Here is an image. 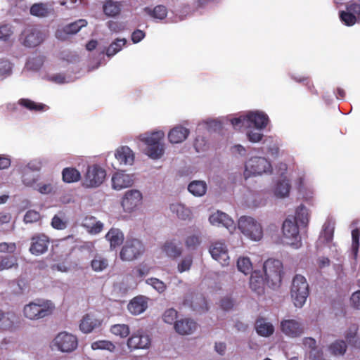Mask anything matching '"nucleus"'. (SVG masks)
Instances as JSON below:
<instances>
[{
	"mask_svg": "<svg viewBox=\"0 0 360 360\" xmlns=\"http://www.w3.org/2000/svg\"><path fill=\"white\" fill-rule=\"evenodd\" d=\"M165 133L162 131H153L141 136V141L146 146V153L152 159L160 158L165 152L162 142Z\"/></svg>",
	"mask_w": 360,
	"mask_h": 360,
	"instance_id": "obj_1",
	"label": "nucleus"
},
{
	"mask_svg": "<svg viewBox=\"0 0 360 360\" xmlns=\"http://www.w3.org/2000/svg\"><path fill=\"white\" fill-rule=\"evenodd\" d=\"M54 305L51 301L37 300L24 307V316L30 320H38L51 315Z\"/></svg>",
	"mask_w": 360,
	"mask_h": 360,
	"instance_id": "obj_2",
	"label": "nucleus"
},
{
	"mask_svg": "<svg viewBox=\"0 0 360 360\" xmlns=\"http://www.w3.org/2000/svg\"><path fill=\"white\" fill-rule=\"evenodd\" d=\"M263 269L267 285L272 288L279 287L283 274L282 262L278 259H269L264 263Z\"/></svg>",
	"mask_w": 360,
	"mask_h": 360,
	"instance_id": "obj_3",
	"label": "nucleus"
},
{
	"mask_svg": "<svg viewBox=\"0 0 360 360\" xmlns=\"http://www.w3.org/2000/svg\"><path fill=\"white\" fill-rule=\"evenodd\" d=\"M290 294L297 307H302L309 294V284L304 276L296 274L292 281Z\"/></svg>",
	"mask_w": 360,
	"mask_h": 360,
	"instance_id": "obj_4",
	"label": "nucleus"
},
{
	"mask_svg": "<svg viewBox=\"0 0 360 360\" xmlns=\"http://www.w3.org/2000/svg\"><path fill=\"white\" fill-rule=\"evenodd\" d=\"M238 226L244 236L252 240L258 241L263 236L262 226L251 217H240L238 219Z\"/></svg>",
	"mask_w": 360,
	"mask_h": 360,
	"instance_id": "obj_5",
	"label": "nucleus"
},
{
	"mask_svg": "<svg viewBox=\"0 0 360 360\" xmlns=\"http://www.w3.org/2000/svg\"><path fill=\"white\" fill-rule=\"evenodd\" d=\"M271 169V165L265 158L253 157L245 164V175L246 178L250 176L260 175L270 171Z\"/></svg>",
	"mask_w": 360,
	"mask_h": 360,
	"instance_id": "obj_6",
	"label": "nucleus"
},
{
	"mask_svg": "<svg viewBox=\"0 0 360 360\" xmlns=\"http://www.w3.org/2000/svg\"><path fill=\"white\" fill-rule=\"evenodd\" d=\"M144 250V246L139 240H127L120 251V256L122 260L132 261L141 255Z\"/></svg>",
	"mask_w": 360,
	"mask_h": 360,
	"instance_id": "obj_7",
	"label": "nucleus"
},
{
	"mask_svg": "<svg viewBox=\"0 0 360 360\" xmlns=\"http://www.w3.org/2000/svg\"><path fill=\"white\" fill-rule=\"evenodd\" d=\"M282 231L284 238L287 240L286 243L297 248L301 242L297 223L292 219L288 217L283 223Z\"/></svg>",
	"mask_w": 360,
	"mask_h": 360,
	"instance_id": "obj_8",
	"label": "nucleus"
},
{
	"mask_svg": "<svg viewBox=\"0 0 360 360\" xmlns=\"http://www.w3.org/2000/svg\"><path fill=\"white\" fill-rule=\"evenodd\" d=\"M106 176L105 170L97 165L89 166L84 176L83 185L87 188L100 186Z\"/></svg>",
	"mask_w": 360,
	"mask_h": 360,
	"instance_id": "obj_9",
	"label": "nucleus"
},
{
	"mask_svg": "<svg viewBox=\"0 0 360 360\" xmlns=\"http://www.w3.org/2000/svg\"><path fill=\"white\" fill-rule=\"evenodd\" d=\"M183 306L188 307L198 313L205 312L208 310L207 303L202 294L189 292L185 295Z\"/></svg>",
	"mask_w": 360,
	"mask_h": 360,
	"instance_id": "obj_10",
	"label": "nucleus"
},
{
	"mask_svg": "<svg viewBox=\"0 0 360 360\" xmlns=\"http://www.w3.org/2000/svg\"><path fill=\"white\" fill-rule=\"evenodd\" d=\"M53 345L63 352H71L77 347L78 341L76 336L62 332L54 338Z\"/></svg>",
	"mask_w": 360,
	"mask_h": 360,
	"instance_id": "obj_11",
	"label": "nucleus"
},
{
	"mask_svg": "<svg viewBox=\"0 0 360 360\" xmlns=\"http://www.w3.org/2000/svg\"><path fill=\"white\" fill-rule=\"evenodd\" d=\"M150 345V336L143 330L134 333L127 340V346L130 350L148 349Z\"/></svg>",
	"mask_w": 360,
	"mask_h": 360,
	"instance_id": "obj_12",
	"label": "nucleus"
},
{
	"mask_svg": "<svg viewBox=\"0 0 360 360\" xmlns=\"http://www.w3.org/2000/svg\"><path fill=\"white\" fill-rule=\"evenodd\" d=\"M281 330L287 336L297 338L304 333L302 324L295 319H284L281 322Z\"/></svg>",
	"mask_w": 360,
	"mask_h": 360,
	"instance_id": "obj_13",
	"label": "nucleus"
},
{
	"mask_svg": "<svg viewBox=\"0 0 360 360\" xmlns=\"http://www.w3.org/2000/svg\"><path fill=\"white\" fill-rule=\"evenodd\" d=\"M142 195L137 190H130L126 192L122 200V206L124 211L131 212L141 202Z\"/></svg>",
	"mask_w": 360,
	"mask_h": 360,
	"instance_id": "obj_14",
	"label": "nucleus"
},
{
	"mask_svg": "<svg viewBox=\"0 0 360 360\" xmlns=\"http://www.w3.org/2000/svg\"><path fill=\"white\" fill-rule=\"evenodd\" d=\"M210 252L214 259L219 262L222 266L229 264V257L224 243L217 242L210 248Z\"/></svg>",
	"mask_w": 360,
	"mask_h": 360,
	"instance_id": "obj_15",
	"label": "nucleus"
},
{
	"mask_svg": "<svg viewBox=\"0 0 360 360\" xmlns=\"http://www.w3.org/2000/svg\"><path fill=\"white\" fill-rule=\"evenodd\" d=\"M49 239L44 234H37L32 237L30 251L32 255H39L48 249Z\"/></svg>",
	"mask_w": 360,
	"mask_h": 360,
	"instance_id": "obj_16",
	"label": "nucleus"
},
{
	"mask_svg": "<svg viewBox=\"0 0 360 360\" xmlns=\"http://www.w3.org/2000/svg\"><path fill=\"white\" fill-rule=\"evenodd\" d=\"M23 45L27 47H34L40 44L44 39V34L34 27L26 29L22 33Z\"/></svg>",
	"mask_w": 360,
	"mask_h": 360,
	"instance_id": "obj_17",
	"label": "nucleus"
},
{
	"mask_svg": "<svg viewBox=\"0 0 360 360\" xmlns=\"http://www.w3.org/2000/svg\"><path fill=\"white\" fill-rule=\"evenodd\" d=\"M248 124H252L257 129H263L269 124V120L263 112H250L247 114Z\"/></svg>",
	"mask_w": 360,
	"mask_h": 360,
	"instance_id": "obj_18",
	"label": "nucleus"
},
{
	"mask_svg": "<svg viewBox=\"0 0 360 360\" xmlns=\"http://www.w3.org/2000/svg\"><path fill=\"white\" fill-rule=\"evenodd\" d=\"M209 221L212 225L223 226L227 229L234 226L233 220L227 214L219 210L210 216Z\"/></svg>",
	"mask_w": 360,
	"mask_h": 360,
	"instance_id": "obj_19",
	"label": "nucleus"
},
{
	"mask_svg": "<svg viewBox=\"0 0 360 360\" xmlns=\"http://www.w3.org/2000/svg\"><path fill=\"white\" fill-rule=\"evenodd\" d=\"M147 308L148 301L144 296L134 297L127 305L129 311L133 315H139L144 312Z\"/></svg>",
	"mask_w": 360,
	"mask_h": 360,
	"instance_id": "obj_20",
	"label": "nucleus"
},
{
	"mask_svg": "<svg viewBox=\"0 0 360 360\" xmlns=\"http://www.w3.org/2000/svg\"><path fill=\"white\" fill-rule=\"evenodd\" d=\"M133 182L132 176L123 172L115 173L112 178V187L117 190L129 187Z\"/></svg>",
	"mask_w": 360,
	"mask_h": 360,
	"instance_id": "obj_21",
	"label": "nucleus"
},
{
	"mask_svg": "<svg viewBox=\"0 0 360 360\" xmlns=\"http://www.w3.org/2000/svg\"><path fill=\"white\" fill-rule=\"evenodd\" d=\"M197 328V323L191 319H184L176 321L174 328L176 333L181 335L193 333Z\"/></svg>",
	"mask_w": 360,
	"mask_h": 360,
	"instance_id": "obj_22",
	"label": "nucleus"
},
{
	"mask_svg": "<svg viewBox=\"0 0 360 360\" xmlns=\"http://www.w3.org/2000/svg\"><path fill=\"white\" fill-rule=\"evenodd\" d=\"M115 155L121 165H131L134 162V154L128 146L118 148Z\"/></svg>",
	"mask_w": 360,
	"mask_h": 360,
	"instance_id": "obj_23",
	"label": "nucleus"
},
{
	"mask_svg": "<svg viewBox=\"0 0 360 360\" xmlns=\"http://www.w3.org/2000/svg\"><path fill=\"white\" fill-rule=\"evenodd\" d=\"M265 281L260 272L254 271L250 276V288L257 295H262L264 294Z\"/></svg>",
	"mask_w": 360,
	"mask_h": 360,
	"instance_id": "obj_24",
	"label": "nucleus"
},
{
	"mask_svg": "<svg viewBox=\"0 0 360 360\" xmlns=\"http://www.w3.org/2000/svg\"><path fill=\"white\" fill-rule=\"evenodd\" d=\"M189 130L182 126H176L172 129L168 134L169 141L172 143H179L186 139Z\"/></svg>",
	"mask_w": 360,
	"mask_h": 360,
	"instance_id": "obj_25",
	"label": "nucleus"
},
{
	"mask_svg": "<svg viewBox=\"0 0 360 360\" xmlns=\"http://www.w3.org/2000/svg\"><path fill=\"white\" fill-rule=\"evenodd\" d=\"M87 22L84 19H79L72 23H70L65 26L63 30H57L56 35L58 39H62V33L64 32L67 34H74L78 32L81 28L86 27Z\"/></svg>",
	"mask_w": 360,
	"mask_h": 360,
	"instance_id": "obj_26",
	"label": "nucleus"
},
{
	"mask_svg": "<svg viewBox=\"0 0 360 360\" xmlns=\"http://www.w3.org/2000/svg\"><path fill=\"white\" fill-rule=\"evenodd\" d=\"M255 329L257 333L263 337H269L274 332V326L270 322H267L264 318L257 319Z\"/></svg>",
	"mask_w": 360,
	"mask_h": 360,
	"instance_id": "obj_27",
	"label": "nucleus"
},
{
	"mask_svg": "<svg viewBox=\"0 0 360 360\" xmlns=\"http://www.w3.org/2000/svg\"><path fill=\"white\" fill-rule=\"evenodd\" d=\"M100 325L101 322L97 319L90 314H86L81 321L79 328L84 333H89Z\"/></svg>",
	"mask_w": 360,
	"mask_h": 360,
	"instance_id": "obj_28",
	"label": "nucleus"
},
{
	"mask_svg": "<svg viewBox=\"0 0 360 360\" xmlns=\"http://www.w3.org/2000/svg\"><path fill=\"white\" fill-rule=\"evenodd\" d=\"M106 239L110 242V248H115L121 245L124 240L122 232L118 229L112 228L105 236Z\"/></svg>",
	"mask_w": 360,
	"mask_h": 360,
	"instance_id": "obj_29",
	"label": "nucleus"
},
{
	"mask_svg": "<svg viewBox=\"0 0 360 360\" xmlns=\"http://www.w3.org/2000/svg\"><path fill=\"white\" fill-rule=\"evenodd\" d=\"M62 179L68 184L77 182L81 179V174L75 167H65L62 171Z\"/></svg>",
	"mask_w": 360,
	"mask_h": 360,
	"instance_id": "obj_30",
	"label": "nucleus"
},
{
	"mask_svg": "<svg viewBox=\"0 0 360 360\" xmlns=\"http://www.w3.org/2000/svg\"><path fill=\"white\" fill-rule=\"evenodd\" d=\"M330 354L335 356H343L347 351V345L345 341L337 340L328 345Z\"/></svg>",
	"mask_w": 360,
	"mask_h": 360,
	"instance_id": "obj_31",
	"label": "nucleus"
},
{
	"mask_svg": "<svg viewBox=\"0 0 360 360\" xmlns=\"http://www.w3.org/2000/svg\"><path fill=\"white\" fill-rule=\"evenodd\" d=\"M292 219L297 223L299 222L302 226H307L309 221L308 209L303 205L297 207L295 211V216Z\"/></svg>",
	"mask_w": 360,
	"mask_h": 360,
	"instance_id": "obj_32",
	"label": "nucleus"
},
{
	"mask_svg": "<svg viewBox=\"0 0 360 360\" xmlns=\"http://www.w3.org/2000/svg\"><path fill=\"white\" fill-rule=\"evenodd\" d=\"M170 210L175 213L178 218L186 220L190 218L191 215V210L180 203H173L170 205Z\"/></svg>",
	"mask_w": 360,
	"mask_h": 360,
	"instance_id": "obj_33",
	"label": "nucleus"
},
{
	"mask_svg": "<svg viewBox=\"0 0 360 360\" xmlns=\"http://www.w3.org/2000/svg\"><path fill=\"white\" fill-rule=\"evenodd\" d=\"M188 190L195 196H202L206 193L207 185L202 181H193L189 184Z\"/></svg>",
	"mask_w": 360,
	"mask_h": 360,
	"instance_id": "obj_34",
	"label": "nucleus"
},
{
	"mask_svg": "<svg viewBox=\"0 0 360 360\" xmlns=\"http://www.w3.org/2000/svg\"><path fill=\"white\" fill-rule=\"evenodd\" d=\"M103 12L109 17L117 16L121 12L120 4L118 2H114L112 0H108L103 5Z\"/></svg>",
	"mask_w": 360,
	"mask_h": 360,
	"instance_id": "obj_35",
	"label": "nucleus"
},
{
	"mask_svg": "<svg viewBox=\"0 0 360 360\" xmlns=\"http://www.w3.org/2000/svg\"><path fill=\"white\" fill-rule=\"evenodd\" d=\"M91 266L94 271H102L108 266V261L100 255H96L91 262Z\"/></svg>",
	"mask_w": 360,
	"mask_h": 360,
	"instance_id": "obj_36",
	"label": "nucleus"
},
{
	"mask_svg": "<svg viewBox=\"0 0 360 360\" xmlns=\"http://www.w3.org/2000/svg\"><path fill=\"white\" fill-rule=\"evenodd\" d=\"M144 10L150 16L159 20L165 19L167 15V8L162 5H158L153 10L149 8H146Z\"/></svg>",
	"mask_w": 360,
	"mask_h": 360,
	"instance_id": "obj_37",
	"label": "nucleus"
},
{
	"mask_svg": "<svg viewBox=\"0 0 360 360\" xmlns=\"http://www.w3.org/2000/svg\"><path fill=\"white\" fill-rule=\"evenodd\" d=\"M51 13V9L47 6V4L43 3H38L33 4L30 8V13L32 15L37 17H46Z\"/></svg>",
	"mask_w": 360,
	"mask_h": 360,
	"instance_id": "obj_38",
	"label": "nucleus"
},
{
	"mask_svg": "<svg viewBox=\"0 0 360 360\" xmlns=\"http://www.w3.org/2000/svg\"><path fill=\"white\" fill-rule=\"evenodd\" d=\"M18 259L13 255H6L1 257L0 271L18 267Z\"/></svg>",
	"mask_w": 360,
	"mask_h": 360,
	"instance_id": "obj_39",
	"label": "nucleus"
},
{
	"mask_svg": "<svg viewBox=\"0 0 360 360\" xmlns=\"http://www.w3.org/2000/svg\"><path fill=\"white\" fill-rule=\"evenodd\" d=\"M163 250L165 252L167 256L172 258L179 257L182 250L181 248H179L172 241H167L163 246Z\"/></svg>",
	"mask_w": 360,
	"mask_h": 360,
	"instance_id": "obj_40",
	"label": "nucleus"
},
{
	"mask_svg": "<svg viewBox=\"0 0 360 360\" xmlns=\"http://www.w3.org/2000/svg\"><path fill=\"white\" fill-rule=\"evenodd\" d=\"M127 43V40L124 38L116 39L114 41H112L108 48L106 50V55L108 57L113 56L115 55L117 52H119L122 46H124Z\"/></svg>",
	"mask_w": 360,
	"mask_h": 360,
	"instance_id": "obj_41",
	"label": "nucleus"
},
{
	"mask_svg": "<svg viewBox=\"0 0 360 360\" xmlns=\"http://www.w3.org/2000/svg\"><path fill=\"white\" fill-rule=\"evenodd\" d=\"M37 178L38 175L30 167H27L23 169L22 179L25 185L28 186H32L37 180Z\"/></svg>",
	"mask_w": 360,
	"mask_h": 360,
	"instance_id": "obj_42",
	"label": "nucleus"
},
{
	"mask_svg": "<svg viewBox=\"0 0 360 360\" xmlns=\"http://www.w3.org/2000/svg\"><path fill=\"white\" fill-rule=\"evenodd\" d=\"M290 185L288 181L283 180L277 183L274 193L275 195L280 198H284L288 195Z\"/></svg>",
	"mask_w": 360,
	"mask_h": 360,
	"instance_id": "obj_43",
	"label": "nucleus"
},
{
	"mask_svg": "<svg viewBox=\"0 0 360 360\" xmlns=\"http://www.w3.org/2000/svg\"><path fill=\"white\" fill-rule=\"evenodd\" d=\"M19 105L31 110L41 111L44 109L45 105L43 103H37L28 98H21L18 101Z\"/></svg>",
	"mask_w": 360,
	"mask_h": 360,
	"instance_id": "obj_44",
	"label": "nucleus"
},
{
	"mask_svg": "<svg viewBox=\"0 0 360 360\" xmlns=\"http://www.w3.org/2000/svg\"><path fill=\"white\" fill-rule=\"evenodd\" d=\"M110 331L112 334L121 338H126L130 333L129 327L127 324H115L111 326Z\"/></svg>",
	"mask_w": 360,
	"mask_h": 360,
	"instance_id": "obj_45",
	"label": "nucleus"
},
{
	"mask_svg": "<svg viewBox=\"0 0 360 360\" xmlns=\"http://www.w3.org/2000/svg\"><path fill=\"white\" fill-rule=\"evenodd\" d=\"M238 269L244 274H248L252 271V266L248 257H240L237 262Z\"/></svg>",
	"mask_w": 360,
	"mask_h": 360,
	"instance_id": "obj_46",
	"label": "nucleus"
},
{
	"mask_svg": "<svg viewBox=\"0 0 360 360\" xmlns=\"http://www.w3.org/2000/svg\"><path fill=\"white\" fill-rule=\"evenodd\" d=\"M91 348L94 350L105 349L110 352H113L115 349V346L109 340H98L91 344Z\"/></svg>",
	"mask_w": 360,
	"mask_h": 360,
	"instance_id": "obj_47",
	"label": "nucleus"
},
{
	"mask_svg": "<svg viewBox=\"0 0 360 360\" xmlns=\"http://www.w3.org/2000/svg\"><path fill=\"white\" fill-rule=\"evenodd\" d=\"M200 243L201 240L199 234L188 236L185 240V245L189 250H195Z\"/></svg>",
	"mask_w": 360,
	"mask_h": 360,
	"instance_id": "obj_48",
	"label": "nucleus"
},
{
	"mask_svg": "<svg viewBox=\"0 0 360 360\" xmlns=\"http://www.w3.org/2000/svg\"><path fill=\"white\" fill-rule=\"evenodd\" d=\"M303 345L305 348L310 349V356L313 355L314 352H316L318 354V356L319 357L322 353L319 351H317L316 347V341L313 338L306 337L302 340Z\"/></svg>",
	"mask_w": 360,
	"mask_h": 360,
	"instance_id": "obj_49",
	"label": "nucleus"
},
{
	"mask_svg": "<svg viewBox=\"0 0 360 360\" xmlns=\"http://www.w3.org/2000/svg\"><path fill=\"white\" fill-rule=\"evenodd\" d=\"M352 252L354 258H356L358 250L359 248V238H360V231L358 229H355L352 231Z\"/></svg>",
	"mask_w": 360,
	"mask_h": 360,
	"instance_id": "obj_50",
	"label": "nucleus"
},
{
	"mask_svg": "<svg viewBox=\"0 0 360 360\" xmlns=\"http://www.w3.org/2000/svg\"><path fill=\"white\" fill-rule=\"evenodd\" d=\"M340 18L341 21L347 26H352L356 22V17L349 11H342L340 12Z\"/></svg>",
	"mask_w": 360,
	"mask_h": 360,
	"instance_id": "obj_51",
	"label": "nucleus"
},
{
	"mask_svg": "<svg viewBox=\"0 0 360 360\" xmlns=\"http://www.w3.org/2000/svg\"><path fill=\"white\" fill-rule=\"evenodd\" d=\"M333 227L329 223L325 224L323 225V229L321 233V238L323 239V241L326 243H329L333 238Z\"/></svg>",
	"mask_w": 360,
	"mask_h": 360,
	"instance_id": "obj_52",
	"label": "nucleus"
},
{
	"mask_svg": "<svg viewBox=\"0 0 360 360\" xmlns=\"http://www.w3.org/2000/svg\"><path fill=\"white\" fill-rule=\"evenodd\" d=\"M177 311L176 310H175L173 308H171V309H169L167 310H166L163 315H162V319L164 321V322L167 323H169V324H172L173 323H175V321L177 318Z\"/></svg>",
	"mask_w": 360,
	"mask_h": 360,
	"instance_id": "obj_53",
	"label": "nucleus"
},
{
	"mask_svg": "<svg viewBox=\"0 0 360 360\" xmlns=\"http://www.w3.org/2000/svg\"><path fill=\"white\" fill-rule=\"evenodd\" d=\"M107 27L111 32L119 33L125 30L126 25L122 22L109 20L107 22Z\"/></svg>",
	"mask_w": 360,
	"mask_h": 360,
	"instance_id": "obj_54",
	"label": "nucleus"
},
{
	"mask_svg": "<svg viewBox=\"0 0 360 360\" xmlns=\"http://www.w3.org/2000/svg\"><path fill=\"white\" fill-rule=\"evenodd\" d=\"M193 264V257L191 255L185 257L178 264V271L180 273L188 271Z\"/></svg>",
	"mask_w": 360,
	"mask_h": 360,
	"instance_id": "obj_55",
	"label": "nucleus"
},
{
	"mask_svg": "<svg viewBox=\"0 0 360 360\" xmlns=\"http://www.w3.org/2000/svg\"><path fill=\"white\" fill-rule=\"evenodd\" d=\"M11 27L8 25H0V39L7 41L13 34Z\"/></svg>",
	"mask_w": 360,
	"mask_h": 360,
	"instance_id": "obj_56",
	"label": "nucleus"
},
{
	"mask_svg": "<svg viewBox=\"0 0 360 360\" xmlns=\"http://www.w3.org/2000/svg\"><path fill=\"white\" fill-rule=\"evenodd\" d=\"M16 244L15 243H0V252L1 253H14L16 250Z\"/></svg>",
	"mask_w": 360,
	"mask_h": 360,
	"instance_id": "obj_57",
	"label": "nucleus"
},
{
	"mask_svg": "<svg viewBox=\"0 0 360 360\" xmlns=\"http://www.w3.org/2000/svg\"><path fill=\"white\" fill-rule=\"evenodd\" d=\"M147 283L151 285L155 290H157L160 292H164L166 288L165 284L162 281L156 278H149L147 281Z\"/></svg>",
	"mask_w": 360,
	"mask_h": 360,
	"instance_id": "obj_58",
	"label": "nucleus"
},
{
	"mask_svg": "<svg viewBox=\"0 0 360 360\" xmlns=\"http://www.w3.org/2000/svg\"><path fill=\"white\" fill-rule=\"evenodd\" d=\"M150 271V268L146 265L141 264L133 269V274L137 277H143L147 275Z\"/></svg>",
	"mask_w": 360,
	"mask_h": 360,
	"instance_id": "obj_59",
	"label": "nucleus"
},
{
	"mask_svg": "<svg viewBox=\"0 0 360 360\" xmlns=\"http://www.w3.org/2000/svg\"><path fill=\"white\" fill-rule=\"evenodd\" d=\"M39 219L40 214L38 212L34 210H29L25 214L24 221L25 223H33L37 221Z\"/></svg>",
	"mask_w": 360,
	"mask_h": 360,
	"instance_id": "obj_60",
	"label": "nucleus"
},
{
	"mask_svg": "<svg viewBox=\"0 0 360 360\" xmlns=\"http://www.w3.org/2000/svg\"><path fill=\"white\" fill-rule=\"evenodd\" d=\"M11 65L8 60L0 61V76L6 77L11 73Z\"/></svg>",
	"mask_w": 360,
	"mask_h": 360,
	"instance_id": "obj_61",
	"label": "nucleus"
},
{
	"mask_svg": "<svg viewBox=\"0 0 360 360\" xmlns=\"http://www.w3.org/2000/svg\"><path fill=\"white\" fill-rule=\"evenodd\" d=\"M231 123L234 127H241L245 126L248 124L247 115L231 119Z\"/></svg>",
	"mask_w": 360,
	"mask_h": 360,
	"instance_id": "obj_62",
	"label": "nucleus"
},
{
	"mask_svg": "<svg viewBox=\"0 0 360 360\" xmlns=\"http://www.w3.org/2000/svg\"><path fill=\"white\" fill-rule=\"evenodd\" d=\"M248 139L250 141L253 143L259 142L262 140L263 134L255 130H250L247 134Z\"/></svg>",
	"mask_w": 360,
	"mask_h": 360,
	"instance_id": "obj_63",
	"label": "nucleus"
},
{
	"mask_svg": "<svg viewBox=\"0 0 360 360\" xmlns=\"http://www.w3.org/2000/svg\"><path fill=\"white\" fill-rule=\"evenodd\" d=\"M350 302L352 307L360 309V290H357L352 293L350 297Z\"/></svg>",
	"mask_w": 360,
	"mask_h": 360,
	"instance_id": "obj_64",
	"label": "nucleus"
}]
</instances>
